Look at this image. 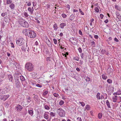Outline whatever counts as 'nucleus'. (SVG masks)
Instances as JSON below:
<instances>
[{
  "label": "nucleus",
  "mask_w": 121,
  "mask_h": 121,
  "mask_svg": "<svg viewBox=\"0 0 121 121\" xmlns=\"http://www.w3.org/2000/svg\"><path fill=\"white\" fill-rule=\"evenodd\" d=\"M64 103V102L62 100L60 101L59 103V104L60 106L62 105Z\"/></svg>",
  "instance_id": "c756f323"
},
{
  "label": "nucleus",
  "mask_w": 121,
  "mask_h": 121,
  "mask_svg": "<svg viewBox=\"0 0 121 121\" xmlns=\"http://www.w3.org/2000/svg\"><path fill=\"white\" fill-rule=\"evenodd\" d=\"M113 71V70L110 67L108 68L107 70V73H112Z\"/></svg>",
  "instance_id": "ddd939ff"
},
{
  "label": "nucleus",
  "mask_w": 121,
  "mask_h": 121,
  "mask_svg": "<svg viewBox=\"0 0 121 121\" xmlns=\"http://www.w3.org/2000/svg\"><path fill=\"white\" fill-rule=\"evenodd\" d=\"M94 37L96 39H97L98 38V36L97 35H95Z\"/></svg>",
  "instance_id": "e2e57ef3"
},
{
  "label": "nucleus",
  "mask_w": 121,
  "mask_h": 121,
  "mask_svg": "<svg viewBox=\"0 0 121 121\" xmlns=\"http://www.w3.org/2000/svg\"><path fill=\"white\" fill-rule=\"evenodd\" d=\"M53 40L54 41V43L55 44H56L57 43V40L55 39H53Z\"/></svg>",
  "instance_id": "de8ad7c7"
},
{
  "label": "nucleus",
  "mask_w": 121,
  "mask_h": 121,
  "mask_svg": "<svg viewBox=\"0 0 121 121\" xmlns=\"http://www.w3.org/2000/svg\"><path fill=\"white\" fill-rule=\"evenodd\" d=\"M48 91H46L43 92V95H46L48 94Z\"/></svg>",
  "instance_id": "f704fd0d"
},
{
  "label": "nucleus",
  "mask_w": 121,
  "mask_h": 121,
  "mask_svg": "<svg viewBox=\"0 0 121 121\" xmlns=\"http://www.w3.org/2000/svg\"><path fill=\"white\" fill-rule=\"evenodd\" d=\"M114 40L116 42H118L119 41L116 38H115L114 39Z\"/></svg>",
  "instance_id": "13d9d810"
},
{
  "label": "nucleus",
  "mask_w": 121,
  "mask_h": 121,
  "mask_svg": "<svg viewBox=\"0 0 121 121\" xmlns=\"http://www.w3.org/2000/svg\"><path fill=\"white\" fill-rule=\"evenodd\" d=\"M4 21L6 22H9L10 20V19L7 16H6L4 18Z\"/></svg>",
  "instance_id": "dca6fc26"
},
{
  "label": "nucleus",
  "mask_w": 121,
  "mask_h": 121,
  "mask_svg": "<svg viewBox=\"0 0 121 121\" xmlns=\"http://www.w3.org/2000/svg\"><path fill=\"white\" fill-rule=\"evenodd\" d=\"M102 77L103 79H106L107 78V77L106 75L104 74L102 75Z\"/></svg>",
  "instance_id": "cd10ccee"
},
{
  "label": "nucleus",
  "mask_w": 121,
  "mask_h": 121,
  "mask_svg": "<svg viewBox=\"0 0 121 121\" xmlns=\"http://www.w3.org/2000/svg\"><path fill=\"white\" fill-rule=\"evenodd\" d=\"M79 103L81 104L82 106L84 107V106L85 105V104L83 102H80Z\"/></svg>",
  "instance_id": "e433bc0d"
},
{
  "label": "nucleus",
  "mask_w": 121,
  "mask_h": 121,
  "mask_svg": "<svg viewBox=\"0 0 121 121\" xmlns=\"http://www.w3.org/2000/svg\"><path fill=\"white\" fill-rule=\"evenodd\" d=\"M27 45L26 43L25 45L24 44L23 45H22V46L21 48L22 50L24 51H26V49H27L26 48V47H27Z\"/></svg>",
  "instance_id": "9b49d317"
},
{
  "label": "nucleus",
  "mask_w": 121,
  "mask_h": 121,
  "mask_svg": "<svg viewBox=\"0 0 121 121\" xmlns=\"http://www.w3.org/2000/svg\"><path fill=\"white\" fill-rule=\"evenodd\" d=\"M44 117L46 119H48L49 118V116L46 113L44 114Z\"/></svg>",
  "instance_id": "412c9836"
},
{
  "label": "nucleus",
  "mask_w": 121,
  "mask_h": 121,
  "mask_svg": "<svg viewBox=\"0 0 121 121\" xmlns=\"http://www.w3.org/2000/svg\"><path fill=\"white\" fill-rule=\"evenodd\" d=\"M61 16L62 17L64 18H66L67 17V15L64 13L62 14Z\"/></svg>",
  "instance_id": "c03bdc74"
},
{
  "label": "nucleus",
  "mask_w": 121,
  "mask_h": 121,
  "mask_svg": "<svg viewBox=\"0 0 121 121\" xmlns=\"http://www.w3.org/2000/svg\"><path fill=\"white\" fill-rule=\"evenodd\" d=\"M20 79L22 81H24L25 80V79L24 77L22 75H21L20 76Z\"/></svg>",
  "instance_id": "5701e85b"
},
{
  "label": "nucleus",
  "mask_w": 121,
  "mask_h": 121,
  "mask_svg": "<svg viewBox=\"0 0 121 121\" xmlns=\"http://www.w3.org/2000/svg\"><path fill=\"white\" fill-rule=\"evenodd\" d=\"M108 22V19H106L104 21V22L106 24Z\"/></svg>",
  "instance_id": "0e129e2a"
},
{
  "label": "nucleus",
  "mask_w": 121,
  "mask_h": 121,
  "mask_svg": "<svg viewBox=\"0 0 121 121\" xmlns=\"http://www.w3.org/2000/svg\"><path fill=\"white\" fill-rule=\"evenodd\" d=\"M82 59H83L84 58V54L83 53H82L80 55Z\"/></svg>",
  "instance_id": "3c124183"
},
{
  "label": "nucleus",
  "mask_w": 121,
  "mask_h": 121,
  "mask_svg": "<svg viewBox=\"0 0 121 121\" xmlns=\"http://www.w3.org/2000/svg\"><path fill=\"white\" fill-rule=\"evenodd\" d=\"M60 27L61 29H63L64 27L66 26V24L65 23H62L60 24Z\"/></svg>",
  "instance_id": "f8f14e48"
},
{
  "label": "nucleus",
  "mask_w": 121,
  "mask_h": 121,
  "mask_svg": "<svg viewBox=\"0 0 121 121\" xmlns=\"http://www.w3.org/2000/svg\"><path fill=\"white\" fill-rule=\"evenodd\" d=\"M9 97V95H0V99L4 101H5Z\"/></svg>",
  "instance_id": "1a4fd4ad"
},
{
  "label": "nucleus",
  "mask_w": 121,
  "mask_h": 121,
  "mask_svg": "<svg viewBox=\"0 0 121 121\" xmlns=\"http://www.w3.org/2000/svg\"><path fill=\"white\" fill-rule=\"evenodd\" d=\"M100 99L102 100L104 98V96L103 95H101L100 97Z\"/></svg>",
  "instance_id": "052dcab7"
},
{
  "label": "nucleus",
  "mask_w": 121,
  "mask_h": 121,
  "mask_svg": "<svg viewBox=\"0 0 121 121\" xmlns=\"http://www.w3.org/2000/svg\"><path fill=\"white\" fill-rule=\"evenodd\" d=\"M27 5L28 6H30L31 5V3H30L29 2L28 3H27Z\"/></svg>",
  "instance_id": "774afa93"
},
{
  "label": "nucleus",
  "mask_w": 121,
  "mask_h": 121,
  "mask_svg": "<svg viewBox=\"0 0 121 121\" xmlns=\"http://www.w3.org/2000/svg\"><path fill=\"white\" fill-rule=\"evenodd\" d=\"M106 52V51L104 50H102L101 51V52L103 54H104Z\"/></svg>",
  "instance_id": "c9c22d12"
},
{
  "label": "nucleus",
  "mask_w": 121,
  "mask_h": 121,
  "mask_svg": "<svg viewBox=\"0 0 121 121\" xmlns=\"http://www.w3.org/2000/svg\"><path fill=\"white\" fill-rule=\"evenodd\" d=\"M50 115L52 117H54L55 116V113L52 112H51L50 113Z\"/></svg>",
  "instance_id": "c85d7f7f"
},
{
  "label": "nucleus",
  "mask_w": 121,
  "mask_h": 121,
  "mask_svg": "<svg viewBox=\"0 0 121 121\" xmlns=\"http://www.w3.org/2000/svg\"><path fill=\"white\" fill-rule=\"evenodd\" d=\"M74 59L75 60L77 61H78L79 60L78 58L77 57H75Z\"/></svg>",
  "instance_id": "4d7b16f0"
},
{
  "label": "nucleus",
  "mask_w": 121,
  "mask_h": 121,
  "mask_svg": "<svg viewBox=\"0 0 121 121\" xmlns=\"http://www.w3.org/2000/svg\"><path fill=\"white\" fill-rule=\"evenodd\" d=\"M23 14H24V17H28V15L27 13L26 12H23Z\"/></svg>",
  "instance_id": "7c9ffc66"
},
{
  "label": "nucleus",
  "mask_w": 121,
  "mask_h": 121,
  "mask_svg": "<svg viewBox=\"0 0 121 121\" xmlns=\"http://www.w3.org/2000/svg\"><path fill=\"white\" fill-rule=\"evenodd\" d=\"M32 77L34 78H36L37 77V76L35 73H33L32 74Z\"/></svg>",
  "instance_id": "49530a36"
},
{
  "label": "nucleus",
  "mask_w": 121,
  "mask_h": 121,
  "mask_svg": "<svg viewBox=\"0 0 121 121\" xmlns=\"http://www.w3.org/2000/svg\"><path fill=\"white\" fill-rule=\"evenodd\" d=\"M27 35L29 37L31 38H34L36 36V34L34 31L30 30Z\"/></svg>",
  "instance_id": "39448f33"
},
{
  "label": "nucleus",
  "mask_w": 121,
  "mask_h": 121,
  "mask_svg": "<svg viewBox=\"0 0 121 121\" xmlns=\"http://www.w3.org/2000/svg\"><path fill=\"white\" fill-rule=\"evenodd\" d=\"M57 112L59 116L61 117H64L65 116V112L61 108L58 109L57 110Z\"/></svg>",
  "instance_id": "f03ea898"
},
{
  "label": "nucleus",
  "mask_w": 121,
  "mask_h": 121,
  "mask_svg": "<svg viewBox=\"0 0 121 121\" xmlns=\"http://www.w3.org/2000/svg\"><path fill=\"white\" fill-rule=\"evenodd\" d=\"M44 108L45 109L48 110L50 109V107L47 105L45 106Z\"/></svg>",
  "instance_id": "473e14b6"
},
{
  "label": "nucleus",
  "mask_w": 121,
  "mask_h": 121,
  "mask_svg": "<svg viewBox=\"0 0 121 121\" xmlns=\"http://www.w3.org/2000/svg\"><path fill=\"white\" fill-rule=\"evenodd\" d=\"M28 10L31 14H33V12L31 10V8L30 7H29L28 8Z\"/></svg>",
  "instance_id": "b1692460"
},
{
  "label": "nucleus",
  "mask_w": 121,
  "mask_h": 121,
  "mask_svg": "<svg viewBox=\"0 0 121 121\" xmlns=\"http://www.w3.org/2000/svg\"><path fill=\"white\" fill-rule=\"evenodd\" d=\"M25 43V40L22 38H20L16 41V43L17 45L22 46Z\"/></svg>",
  "instance_id": "7ed1b4c3"
},
{
  "label": "nucleus",
  "mask_w": 121,
  "mask_h": 121,
  "mask_svg": "<svg viewBox=\"0 0 121 121\" xmlns=\"http://www.w3.org/2000/svg\"><path fill=\"white\" fill-rule=\"evenodd\" d=\"M15 84L16 87L18 88L20 87L21 83L18 79V77L17 76V77H15Z\"/></svg>",
  "instance_id": "423d86ee"
},
{
  "label": "nucleus",
  "mask_w": 121,
  "mask_h": 121,
  "mask_svg": "<svg viewBox=\"0 0 121 121\" xmlns=\"http://www.w3.org/2000/svg\"><path fill=\"white\" fill-rule=\"evenodd\" d=\"M12 2V1L10 0H8L7 1L6 3L8 4H11Z\"/></svg>",
  "instance_id": "72a5a7b5"
},
{
  "label": "nucleus",
  "mask_w": 121,
  "mask_h": 121,
  "mask_svg": "<svg viewBox=\"0 0 121 121\" xmlns=\"http://www.w3.org/2000/svg\"><path fill=\"white\" fill-rule=\"evenodd\" d=\"M100 93H98L96 95V97L97 99H100Z\"/></svg>",
  "instance_id": "4be33fe9"
},
{
  "label": "nucleus",
  "mask_w": 121,
  "mask_h": 121,
  "mask_svg": "<svg viewBox=\"0 0 121 121\" xmlns=\"http://www.w3.org/2000/svg\"><path fill=\"white\" fill-rule=\"evenodd\" d=\"M113 96L112 97V101L114 102H115L117 101H118V102L121 101V97L120 96H117V95H113Z\"/></svg>",
  "instance_id": "20e7f679"
},
{
  "label": "nucleus",
  "mask_w": 121,
  "mask_h": 121,
  "mask_svg": "<svg viewBox=\"0 0 121 121\" xmlns=\"http://www.w3.org/2000/svg\"><path fill=\"white\" fill-rule=\"evenodd\" d=\"M16 121H22V119L18 118H17L16 120Z\"/></svg>",
  "instance_id": "09e8293b"
},
{
  "label": "nucleus",
  "mask_w": 121,
  "mask_h": 121,
  "mask_svg": "<svg viewBox=\"0 0 121 121\" xmlns=\"http://www.w3.org/2000/svg\"><path fill=\"white\" fill-rule=\"evenodd\" d=\"M74 18V15L73 14H72L70 16V20L71 21Z\"/></svg>",
  "instance_id": "a878e982"
},
{
  "label": "nucleus",
  "mask_w": 121,
  "mask_h": 121,
  "mask_svg": "<svg viewBox=\"0 0 121 121\" xmlns=\"http://www.w3.org/2000/svg\"><path fill=\"white\" fill-rule=\"evenodd\" d=\"M53 27L54 28V30H56L58 28L57 25L56 24H55L53 26Z\"/></svg>",
  "instance_id": "6ab92c4d"
},
{
  "label": "nucleus",
  "mask_w": 121,
  "mask_h": 121,
  "mask_svg": "<svg viewBox=\"0 0 121 121\" xmlns=\"http://www.w3.org/2000/svg\"><path fill=\"white\" fill-rule=\"evenodd\" d=\"M36 86H37L39 87H42V86L39 84H37L36 85Z\"/></svg>",
  "instance_id": "603ef678"
},
{
  "label": "nucleus",
  "mask_w": 121,
  "mask_h": 121,
  "mask_svg": "<svg viewBox=\"0 0 121 121\" xmlns=\"http://www.w3.org/2000/svg\"><path fill=\"white\" fill-rule=\"evenodd\" d=\"M8 75L9 80L11 82H12L13 80V78L11 74Z\"/></svg>",
  "instance_id": "4468645a"
},
{
  "label": "nucleus",
  "mask_w": 121,
  "mask_h": 121,
  "mask_svg": "<svg viewBox=\"0 0 121 121\" xmlns=\"http://www.w3.org/2000/svg\"><path fill=\"white\" fill-rule=\"evenodd\" d=\"M106 104L107 105L108 107V108H111V107L110 105V103H109V101L108 100H107L106 101Z\"/></svg>",
  "instance_id": "aec40b11"
},
{
  "label": "nucleus",
  "mask_w": 121,
  "mask_h": 121,
  "mask_svg": "<svg viewBox=\"0 0 121 121\" xmlns=\"http://www.w3.org/2000/svg\"><path fill=\"white\" fill-rule=\"evenodd\" d=\"M115 8L116 9H117V10H118L119 11L120 10V9H119V7L117 5H116L115 6Z\"/></svg>",
  "instance_id": "58836bf2"
},
{
  "label": "nucleus",
  "mask_w": 121,
  "mask_h": 121,
  "mask_svg": "<svg viewBox=\"0 0 121 121\" xmlns=\"http://www.w3.org/2000/svg\"><path fill=\"white\" fill-rule=\"evenodd\" d=\"M53 95L55 97H58L59 95L58 94L56 93H54Z\"/></svg>",
  "instance_id": "a19ab883"
},
{
  "label": "nucleus",
  "mask_w": 121,
  "mask_h": 121,
  "mask_svg": "<svg viewBox=\"0 0 121 121\" xmlns=\"http://www.w3.org/2000/svg\"><path fill=\"white\" fill-rule=\"evenodd\" d=\"M100 18L101 19H103V17L104 15L102 14H100Z\"/></svg>",
  "instance_id": "bf43d9fd"
},
{
  "label": "nucleus",
  "mask_w": 121,
  "mask_h": 121,
  "mask_svg": "<svg viewBox=\"0 0 121 121\" xmlns=\"http://www.w3.org/2000/svg\"><path fill=\"white\" fill-rule=\"evenodd\" d=\"M30 97H29L27 99V102H30V101H29V100H30Z\"/></svg>",
  "instance_id": "680f3d73"
},
{
  "label": "nucleus",
  "mask_w": 121,
  "mask_h": 121,
  "mask_svg": "<svg viewBox=\"0 0 121 121\" xmlns=\"http://www.w3.org/2000/svg\"><path fill=\"white\" fill-rule=\"evenodd\" d=\"M20 24L22 26L27 27L28 26V24L27 22L24 20H23L19 22Z\"/></svg>",
  "instance_id": "0eeeda50"
},
{
  "label": "nucleus",
  "mask_w": 121,
  "mask_h": 121,
  "mask_svg": "<svg viewBox=\"0 0 121 121\" xmlns=\"http://www.w3.org/2000/svg\"><path fill=\"white\" fill-rule=\"evenodd\" d=\"M90 108V106L88 105H87L86 106V108L87 110H89Z\"/></svg>",
  "instance_id": "2f4dec72"
},
{
  "label": "nucleus",
  "mask_w": 121,
  "mask_h": 121,
  "mask_svg": "<svg viewBox=\"0 0 121 121\" xmlns=\"http://www.w3.org/2000/svg\"><path fill=\"white\" fill-rule=\"evenodd\" d=\"M86 80L87 82L88 81L89 82L90 81V79L89 78H87L85 79Z\"/></svg>",
  "instance_id": "5fc2aeb1"
},
{
  "label": "nucleus",
  "mask_w": 121,
  "mask_h": 121,
  "mask_svg": "<svg viewBox=\"0 0 121 121\" xmlns=\"http://www.w3.org/2000/svg\"><path fill=\"white\" fill-rule=\"evenodd\" d=\"M117 16L118 18L120 20L121 19V16L119 15H117Z\"/></svg>",
  "instance_id": "79ce46f5"
},
{
  "label": "nucleus",
  "mask_w": 121,
  "mask_h": 121,
  "mask_svg": "<svg viewBox=\"0 0 121 121\" xmlns=\"http://www.w3.org/2000/svg\"><path fill=\"white\" fill-rule=\"evenodd\" d=\"M15 108L17 111H20L22 109V107L20 105H18Z\"/></svg>",
  "instance_id": "9d476101"
},
{
  "label": "nucleus",
  "mask_w": 121,
  "mask_h": 121,
  "mask_svg": "<svg viewBox=\"0 0 121 121\" xmlns=\"http://www.w3.org/2000/svg\"><path fill=\"white\" fill-rule=\"evenodd\" d=\"M102 116V114L101 113H99L98 114V117L100 119L101 118Z\"/></svg>",
  "instance_id": "bb28decb"
},
{
  "label": "nucleus",
  "mask_w": 121,
  "mask_h": 121,
  "mask_svg": "<svg viewBox=\"0 0 121 121\" xmlns=\"http://www.w3.org/2000/svg\"><path fill=\"white\" fill-rule=\"evenodd\" d=\"M62 98L63 99L65 100H66V97L63 96H62Z\"/></svg>",
  "instance_id": "338daca9"
},
{
  "label": "nucleus",
  "mask_w": 121,
  "mask_h": 121,
  "mask_svg": "<svg viewBox=\"0 0 121 121\" xmlns=\"http://www.w3.org/2000/svg\"><path fill=\"white\" fill-rule=\"evenodd\" d=\"M33 6L34 7H35L37 4V3L35 2H32Z\"/></svg>",
  "instance_id": "ea45409f"
},
{
  "label": "nucleus",
  "mask_w": 121,
  "mask_h": 121,
  "mask_svg": "<svg viewBox=\"0 0 121 121\" xmlns=\"http://www.w3.org/2000/svg\"><path fill=\"white\" fill-rule=\"evenodd\" d=\"M25 68L29 71H32L34 69L33 65L30 63H26L25 64Z\"/></svg>",
  "instance_id": "f257e3e1"
},
{
  "label": "nucleus",
  "mask_w": 121,
  "mask_h": 121,
  "mask_svg": "<svg viewBox=\"0 0 121 121\" xmlns=\"http://www.w3.org/2000/svg\"><path fill=\"white\" fill-rule=\"evenodd\" d=\"M78 51L80 53H81L82 52V49L81 48H79L78 49Z\"/></svg>",
  "instance_id": "864d4df0"
},
{
  "label": "nucleus",
  "mask_w": 121,
  "mask_h": 121,
  "mask_svg": "<svg viewBox=\"0 0 121 121\" xmlns=\"http://www.w3.org/2000/svg\"><path fill=\"white\" fill-rule=\"evenodd\" d=\"M4 93V92L3 91V90L0 89V93L3 94Z\"/></svg>",
  "instance_id": "69168bd1"
},
{
  "label": "nucleus",
  "mask_w": 121,
  "mask_h": 121,
  "mask_svg": "<svg viewBox=\"0 0 121 121\" xmlns=\"http://www.w3.org/2000/svg\"><path fill=\"white\" fill-rule=\"evenodd\" d=\"M79 12H80L81 14L82 15H84V13H83L82 11L81 10V9H79Z\"/></svg>",
  "instance_id": "4c0bfd02"
},
{
  "label": "nucleus",
  "mask_w": 121,
  "mask_h": 121,
  "mask_svg": "<svg viewBox=\"0 0 121 121\" xmlns=\"http://www.w3.org/2000/svg\"><path fill=\"white\" fill-rule=\"evenodd\" d=\"M107 82L109 83H112V81L110 79H108L107 80Z\"/></svg>",
  "instance_id": "a18cd8bd"
},
{
  "label": "nucleus",
  "mask_w": 121,
  "mask_h": 121,
  "mask_svg": "<svg viewBox=\"0 0 121 121\" xmlns=\"http://www.w3.org/2000/svg\"><path fill=\"white\" fill-rule=\"evenodd\" d=\"M69 41L71 43L74 45H77V40L75 38L72 37L71 38L69 39Z\"/></svg>",
  "instance_id": "6e6552de"
},
{
  "label": "nucleus",
  "mask_w": 121,
  "mask_h": 121,
  "mask_svg": "<svg viewBox=\"0 0 121 121\" xmlns=\"http://www.w3.org/2000/svg\"><path fill=\"white\" fill-rule=\"evenodd\" d=\"M95 12H97L98 13L99 11V10L98 8L97 7H96L95 9Z\"/></svg>",
  "instance_id": "37998d69"
},
{
  "label": "nucleus",
  "mask_w": 121,
  "mask_h": 121,
  "mask_svg": "<svg viewBox=\"0 0 121 121\" xmlns=\"http://www.w3.org/2000/svg\"><path fill=\"white\" fill-rule=\"evenodd\" d=\"M11 46L12 48H14V45L13 43H10Z\"/></svg>",
  "instance_id": "6e6d98bb"
},
{
  "label": "nucleus",
  "mask_w": 121,
  "mask_h": 121,
  "mask_svg": "<svg viewBox=\"0 0 121 121\" xmlns=\"http://www.w3.org/2000/svg\"><path fill=\"white\" fill-rule=\"evenodd\" d=\"M28 113L31 116H32L33 114V109H30L28 110Z\"/></svg>",
  "instance_id": "f3484780"
},
{
  "label": "nucleus",
  "mask_w": 121,
  "mask_h": 121,
  "mask_svg": "<svg viewBox=\"0 0 121 121\" xmlns=\"http://www.w3.org/2000/svg\"><path fill=\"white\" fill-rule=\"evenodd\" d=\"M9 7L12 9H13L15 8V5L13 3H12L9 5Z\"/></svg>",
  "instance_id": "a211bd4d"
},
{
  "label": "nucleus",
  "mask_w": 121,
  "mask_h": 121,
  "mask_svg": "<svg viewBox=\"0 0 121 121\" xmlns=\"http://www.w3.org/2000/svg\"><path fill=\"white\" fill-rule=\"evenodd\" d=\"M113 95H121V91L120 90H119L116 92L114 93L113 94Z\"/></svg>",
  "instance_id": "2eb2a0df"
},
{
  "label": "nucleus",
  "mask_w": 121,
  "mask_h": 121,
  "mask_svg": "<svg viewBox=\"0 0 121 121\" xmlns=\"http://www.w3.org/2000/svg\"><path fill=\"white\" fill-rule=\"evenodd\" d=\"M92 45L93 47L95 46V42L94 41H92L91 42Z\"/></svg>",
  "instance_id": "8fccbe9b"
},
{
  "label": "nucleus",
  "mask_w": 121,
  "mask_h": 121,
  "mask_svg": "<svg viewBox=\"0 0 121 121\" xmlns=\"http://www.w3.org/2000/svg\"><path fill=\"white\" fill-rule=\"evenodd\" d=\"M30 31V30H27V29H25L24 30V31H25V34H27V35L28 33H29Z\"/></svg>",
  "instance_id": "393cba45"
}]
</instances>
